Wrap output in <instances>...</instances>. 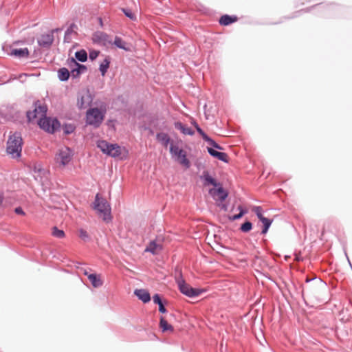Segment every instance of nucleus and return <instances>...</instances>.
<instances>
[{
  "mask_svg": "<svg viewBox=\"0 0 352 352\" xmlns=\"http://www.w3.org/2000/svg\"><path fill=\"white\" fill-rule=\"evenodd\" d=\"M22 138L19 133H14L10 135L7 142V153L12 158L21 156L22 151Z\"/></svg>",
  "mask_w": 352,
  "mask_h": 352,
  "instance_id": "f257e3e1",
  "label": "nucleus"
},
{
  "mask_svg": "<svg viewBox=\"0 0 352 352\" xmlns=\"http://www.w3.org/2000/svg\"><path fill=\"white\" fill-rule=\"evenodd\" d=\"M94 208L103 221L109 222L111 220L110 206L105 199L100 197L99 194H97L96 196Z\"/></svg>",
  "mask_w": 352,
  "mask_h": 352,
  "instance_id": "f03ea898",
  "label": "nucleus"
},
{
  "mask_svg": "<svg viewBox=\"0 0 352 352\" xmlns=\"http://www.w3.org/2000/svg\"><path fill=\"white\" fill-rule=\"evenodd\" d=\"M73 151L68 147H63L57 151L54 160L59 168H65L72 160Z\"/></svg>",
  "mask_w": 352,
  "mask_h": 352,
  "instance_id": "7ed1b4c3",
  "label": "nucleus"
},
{
  "mask_svg": "<svg viewBox=\"0 0 352 352\" xmlns=\"http://www.w3.org/2000/svg\"><path fill=\"white\" fill-rule=\"evenodd\" d=\"M47 111V106L38 101L34 104V110L27 113L28 119L30 122H36L38 123V120H41L46 116Z\"/></svg>",
  "mask_w": 352,
  "mask_h": 352,
  "instance_id": "20e7f679",
  "label": "nucleus"
},
{
  "mask_svg": "<svg viewBox=\"0 0 352 352\" xmlns=\"http://www.w3.org/2000/svg\"><path fill=\"white\" fill-rule=\"evenodd\" d=\"M104 118V113L98 108L89 109L86 115L87 123L95 127H98L100 125Z\"/></svg>",
  "mask_w": 352,
  "mask_h": 352,
  "instance_id": "39448f33",
  "label": "nucleus"
},
{
  "mask_svg": "<svg viewBox=\"0 0 352 352\" xmlns=\"http://www.w3.org/2000/svg\"><path fill=\"white\" fill-rule=\"evenodd\" d=\"M38 124L43 130L53 133L60 128V122L56 118H51L45 116L43 119L38 120Z\"/></svg>",
  "mask_w": 352,
  "mask_h": 352,
  "instance_id": "423d86ee",
  "label": "nucleus"
},
{
  "mask_svg": "<svg viewBox=\"0 0 352 352\" xmlns=\"http://www.w3.org/2000/svg\"><path fill=\"white\" fill-rule=\"evenodd\" d=\"M171 155L182 165L188 167L190 165L189 160L186 158V151L180 148L178 145L171 144L170 147Z\"/></svg>",
  "mask_w": 352,
  "mask_h": 352,
  "instance_id": "0eeeda50",
  "label": "nucleus"
},
{
  "mask_svg": "<svg viewBox=\"0 0 352 352\" xmlns=\"http://www.w3.org/2000/svg\"><path fill=\"white\" fill-rule=\"evenodd\" d=\"M177 284L180 292L188 297L197 296L202 292L201 289L192 288L182 279L177 280Z\"/></svg>",
  "mask_w": 352,
  "mask_h": 352,
  "instance_id": "6e6552de",
  "label": "nucleus"
},
{
  "mask_svg": "<svg viewBox=\"0 0 352 352\" xmlns=\"http://www.w3.org/2000/svg\"><path fill=\"white\" fill-rule=\"evenodd\" d=\"M217 187L218 188H212L210 189L209 194L215 201H223L228 197V192L221 187V185Z\"/></svg>",
  "mask_w": 352,
  "mask_h": 352,
  "instance_id": "1a4fd4ad",
  "label": "nucleus"
},
{
  "mask_svg": "<svg viewBox=\"0 0 352 352\" xmlns=\"http://www.w3.org/2000/svg\"><path fill=\"white\" fill-rule=\"evenodd\" d=\"M68 65L71 68V74L73 77L78 76L82 72L86 70L85 66L78 63L74 58L69 60Z\"/></svg>",
  "mask_w": 352,
  "mask_h": 352,
  "instance_id": "9d476101",
  "label": "nucleus"
},
{
  "mask_svg": "<svg viewBox=\"0 0 352 352\" xmlns=\"http://www.w3.org/2000/svg\"><path fill=\"white\" fill-rule=\"evenodd\" d=\"M92 102L91 94L87 91L82 94L78 99L77 106L80 109H85L88 107Z\"/></svg>",
  "mask_w": 352,
  "mask_h": 352,
  "instance_id": "9b49d317",
  "label": "nucleus"
},
{
  "mask_svg": "<svg viewBox=\"0 0 352 352\" xmlns=\"http://www.w3.org/2000/svg\"><path fill=\"white\" fill-rule=\"evenodd\" d=\"M111 151L109 152V156L112 157H122V155L126 156L127 151L124 148L120 147L118 144H114L113 146H111Z\"/></svg>",
  "mask_w": 352,
  "mask_h": 352,
  "instance_id": "f8f14e48",
  "label": "nucleus"
},
{
  "mask_svg": "<svg viewBox=\"0 0 352 352\" xmlns=\"http://www.w3.org/2000/svg\"><path fill=\"white\" fill-rule=\"evenodd\" d=\"M94 41L98 42L99 43L102 44L103 45L112 44V40L111 39L109 36L103 32L96 33L94 35Z\"/></svg>",
  "mask_w": 352,
  "mask_h": 352,
  "instance_id": "ddd939ff",
  "label": "nucleus"
},
{
  "mask_svg": "<svg viewBox=\"0 0 352 352\" xmlns=\"http://www.w3.org/2000/svg\"><path fill=\"white\" fill-rule=\"evenodd\" d=\"M116 45L118 48L124 50V51H131L130 45L124 41L121 37L116 36L114 41H112V44Z\"/></svg>",
  "mask_w": 352,
  "mask_h": 352,
  "instance_id": "4468645a",
  "label": "nucleus"
},
{
  "mask_svg": "<svg viewBox=\"0 0 352 352\" xmlns=\"http://www.w3.org/2000/svg\"><path fill=\"white\" fill-rule=\"evenodd\" d=\"M85 274L87 276L94 287H99L102 285L103 281L101 279L100 275H97L96 274H88L86 272H85Z\"/></svg>",
  "mask_w": 352,
  "mask_h": 352,
  "instance_id": "2eb2a0df",
  "label": "nucleus"
},
{
  "mask_svg": "<svg viewBox=\"0 0 352 352\" xmlns=\"http://www.w3.org/2000/svg\"><path fill=\"white\" fill-rule=\"evenodd\" d=\"M162 250L161 243H157L155 241H151L145 249V252H148L153 254H157Z\"/></svg>",
  "mask_w": 352,
  "mask_h": 352,
  "instance_id": "dca6fc26",
  "label": "nucleus"
},
{
  "mask_svg": "<svg viewBox=\"0 0 352 352\" xmlns=\"http://www.w3.org/2000/svg\"><path fill=\"white\" fill-rule=\"evenodd\" d=\"M54 41V36L52 34H43L38 40L39 45L43 47H49Z\"/></svg>",
  "mask_w": 352,
  "mask_h": 352,
  "instance_id": "f3484780",
  "label": "nucleus"
},
{
  "mask_svg": "<svg viewBox=\"0 0 352 352\" xmlns=\"http://www.w3.org/2000/svg\"><path fill=\"white\" fill-rule=\"evenodd\" d=\"M134 294L135 296H138V298L140 300H141L144 303L148 302L151 300L150 294L148 293V291L145 289H135Z\"/></svg>",
  "mask_w": 352,
  "mask_h": 352,
  "instance_id": "a211bd4d",
  "label": "nucleus"
},
{
  "mask_svg": "<svg viewBox=\"0 0 352 352\" xmlns=\"http://www.w3.org/2000/svg\"><path fill=\"white\" fill-rule=\"evenodd\" d=\"M208 151L212 157L224 162H228V156L226 153L217 151L212 148H208Z\"/></svg>",
  "mask_w": 352,
  "mask_h": 352,
  "instance_id": "6ab92c4d",
  "label": "nucleus"
},
{
  "mask_svg": "<svg viewBox=\"0 0 352 352\" xmlns=\"http://www.w3.org/2000/svg\"><path fill=\"white\" fill-rule=\"evenodd\" d=\"M237 21H238V17L236 16H230L228 14H225V15H223L219 19V22L220 25L226 26L231 23L236 22Z\"/></svg>",
  "mask_w": 352,
  "mask_h": 352,
  "instance_id": "aec40b11",
  "label": "nucleus"
},
{
  "mask_svg": "<svg viewBox=\"0 0 352 352\" xmlns=\"http://www.w3.org/2000/svg\"><path fill=\"white\" fill-rule=\"evenodd\" d=\"M114 144H109L105 140H99L97 142V146L104 153L109 156V152L111 151V146H113Z\"/></svg>",
  "mask_w": 352,
  "mask_h": 352,
  "instance_id": "412c9836",
  "label": "nucleus"
},
{
  "mask_svg": "<svg viewBox=\"0 0 352 352\" xmlns=\"http://www.w3.org/2000/svg\"><path fill=\"white\" fill-rule=\"evenodd\" d=\"M175 127L181 131L182 133L184 135H192L194 134V131L190 127L184 125L182 122H177L175 124Z\"/></svg>",
  "mask_w": 352,
  "mask_h": 352,
  "instance_id": "4be33fe9",
  "label": "nucleus"
},
{
  "mask_svg": "<svg viewBox=\"0 0 352 352\" xmlns=\"http://www.w3.org/2000/svg\"><path fill=\"white\" fill-rule=\"evenodd\" d=\"M10 54L19 58L28 57L29 55V51L28 48L13 49L12 50Z\"/></svg>",
  "mask_w": 352,
  "mask_h": 352,
  "instance_id": "5701e85b",
  "label": "nucleus"
},
{
  "mask_svg": "<svg viewBox=\"0 0 352 352\" xmlns=\"http://www.w3.org/2000/svg\"><path fill=\"white\" fill-rule=\"evenodd\" d=\"M157 140L165 147L168 146L170 141L168 135L165 133H157Z\"/></svg>",
  "mask_w": 352,
  "mask_h": 352,
  "instance_id": "b1692460",
  "label": "nucleus"
},
{
  "mask_svg": "<svg viewBox=\"0 0 352 352\" xmlns=\"http://www.w3.org/2000/svg\"><path fill=\"white\" fill-rule=\"evenodd\" d=\"M160 327L162 329L163 332L170 331L173 332V327L168 323V322L163 318L161 317L160 322Z\"/></svg>",
  "mask_w": 352,
  "mask_h": 352,
  "instance_id": "393cba45",
  "label": "nucleus"
},
{
  "mask_svg": "<svg viewBox=\"0 0 352 352\" xmlns=\"http://www.w3.org/2000/svg\"><path fill=\"white\" fill-rule=\"evenodd\" d=\"M70 73L69 70L65 67L61 68L58 72V76L60 80H67L69 77Z\"/></svg>",
  "mask_w": 352,
  "mask_h": 352,
  "instance_id": "a878e982",
  "label": "nucleus"
},
{
  "mask_svg": "<svg viewBox=\"0 0 352 352\" xmlns=\"http://www.w3.org/2000/svg\"><path fill=\"white\" fill-rule=\"evenodd\" d=\"M204 178L205 180V184H212L215 187L220 186V184H217L216 180L212 178L208 173H204Z\"/></svg>",
  "mask_w": 352,
  "mask_h": 352,
  "instance_id": "bb28decb",
  "label": "nucleus"
},
{
  "mask_svg": "<svg viewBox=\"0 0 352 352\" xmlns=\"http://www.w3.org/2000/svg\"><path fill=\"white\" fill-rule=\"evenodd\" d=\"M52 234L56 238L63 239L65 234L63 230H59L57 227L54 226L52 229Z\"/></svg>",
  "mask_w": 352,
  "mask_h": 352,
  "instance_id": "cd10ccee",
  "label": "nucleus"
},
{
  "mask_svg": "<svg viewBox=\"0 0 352 352\" xmlns=\"http://www.w3.org/2000/svg\"><path fill=\"white\" fill-rule=\"evenodd\" d=\"M110 61L108 58H105L100 65V71L102 76H104L107 69L109 67Z\"/></svg>",
  "mask_w": 352,
  "mask_h": 352,
  "instance_id": "c85d7f7f",
  "label": "nucleus"
},
{
  "mask_svg": "<svg viewBox=\"0 0 352 352\" xmlns=\"http://www.w3.org/2000/svg\"><path fill=\"white\" fill-rule=\"evenodd\" d=\"M76 58L81 62H85L87 59V54L85 50H80L78 52H76L75 54Z\"/></svg>",
  "mask_w": 352,
  "mask_h": 352,
  "instance_id": "c756f323",
  "label": "nucleus"
},
{
  "mask_svg": "<svg viewBox=\"0 0 352 352\" xmlns=\"http://www.w3.org/2000/svg\"><path fill=\"white\" fill-rule=\"evenodd\" d=\"M263 219L261 220V221L263 223V229L262 230V234H266L270 226H271L272 224V220H270L268 219L267 218H262Z\"/></svg>",
  "mask_w": 352,
  "mask_h": 352,
  "instance_id": "7c9ffc66",
  "label": "nucleus"
},
{
  "mask_svg": "<svg viewBox=\"0 0 352 352\" xmlns=\"http://www.w3.org/2000/svg\"><path fill=\"white\" fill-rule=\"evenodd\" d=\"M252 228V224L250 221H246L241 226V230L243 232H249Z\"/></svg>",
  "mask_w": 352,
  "mask_h": 352,
  "instance_id": "2f4dec72",
  "label": "nucleus"
},
{
  "mask_svg": "<svg viewBox=\"0 0 352 352\" xmlns=\"http://www.w3.org/2000/svg\"><path fill=\"white\" fill-rule=\"evenodd\" d=\"M193 124L195 126L197 132L201 135L203 139L206 140L208 138V136L203 131V130L199 126V125L196 122L193 123Z\"/></svg>",
  "mask_w": 352,
  "mask_h": 352,
  "instance_id": "473e14b6",
  "label": "nucleus"
},
{
  "mask_svg": "<svg viewBox=\"0 0 352 352\" xmlns=\"http://www.w3.org/2000/svg\"><path fill=\"white\" fill-rule=\"evenodd\" d=\"M205 141L208 142L210 144V145H211L212 147H214L215 148H217L219 150L223 149V148L221 146H219L218 144H217L213 140H212L209 137Z\"/></svg>",
  "mask_w": 352,
  "mask_h": 352,
  "instance_id": "72a5a7b5",
  "label": "nucleus"
},
{
  "mask_svg": "<svg viewBox=\"0 0 352 352\" xmlns=\"http://www.w3.org/2000/svg\"><path fill=\"white\" fill-rule=\"evenodd\" d=\"M252 210L254 212H255V214H256V216L258 217V218L259 219L260 221L263 219L262 218H265L263 216L261 207H258V206L254 207L252 209Z\"/></svg>",
  "mask_w": 352,
  "mask_h": 352,
  "instance_id": "f704fd0d",
  "label": "nucleus"
},
{
  "mask_svg": "<svg viewBox=\"0 0 352 352\" xmlns=\"http://www.w3.org/2000/svg\"><path fill=\"white\" fill-rule=\"evenodd\" d=\"M79 236L84 241H86L89 239L88 233L83 229H80L79 230Z\"/></svg>",
  "mask_w": 352,
  "mask_h": 352,
  "instance_id": "c9c22d12",
  "label": "nucleus"
},
{
  "mask_svg": "<svg viewBox=\"0 0 352 352\" xmlns=\"http://www.w3.org/2000/svg\"><path fill=\"white\" fill-rule=\"evenodd\" d=\"M122 11L124 12V14L127 17H129V19H131L132 20H135V14L131 10H126V9H122Z\"/></svg>",
  "mask_w": 352,
  "mask_h": 352,
  "instance_id": "e433bc0d",
  "label": "nucleus"
},
{
  "mask_svg": "<svg viewBox=\"0 0 352 352\" xmlns=\"http://www.w3.org/2000/svg\"><path fill=\"white\" fill-rule=\"evenodd\" d=\"M98 54H99L98 51L92 50L89 52V58L91 60H94L98 57Z\"/></svg>",
  "mask_w": 352,
  "mask_h": 352,
  "instance_id": "4c0bfd02",
  "label": "nucleus"
},
{
  "mask_svg": "<svg viewBox=\"0 0 352 352\" xmlns=\"http://www.w3.org/2000/svg\"><path fill=\"white\" fill-rule=\"evenodd\" d=\"M153 302L158 305H160V303H162V300L158 294H155L153 297Z\"/></svg>",
  "mask_w": 352,
  "mask_h": 352,
  "instance_id": "58836bf2",
  "label": "nucleus"
},
{
  "mask_svg": "<svg viewBox=\"0 0 352 352\" xmlns=\"http://www.w3.org/2000/svg\"><path fill=\"white\" fill-rule=\"evenodd\" d=\"M239 208L241 210V212L239 214L234 215L232 217V220H236V219H240V218H241L243 217V215L244 214V212L241 209V206L239 207Z\"/></svg>",
  "mask_w": 352,
  "mask_h": 352,
  "instance_id": "ea45409f",
  "label": "nucleus"
},
{
  "mask_svg": "<svg viewBox=\"0 0 352 352\" xmlns=\"http://www.w3.org/2000/svg\"><path fill=\"white\" fill-rule=\"evenodd\" d=\"M14 212L18 214H25V212H23V209L21 207L16 208Z\"/></svg>",
  "mask_w": 352,
  "mask_h": 352,
  "instance_id": "a19ab883",
  "label": "nucleus"
},
{
  "mask_svg": "<svg viewBox=\"0 0 352 352\" xmlns=\"http://www.w3.org/2000/svg\"><path fill=\"white\" fill-rule=\"evenodd\" d=\"M159 311L162 313H165L166 311V309H165L163 303H160L159 305Z\"/></svg>",
  "mask_w": 352,
  "mask_h": 352,
  "instance_id": "79ce46f5",
  "label": "nucleus"
},
{
  "mask_svg": "<svg viewBox=\"0 0 352 352\" xmlns=\"http://www.w3.org/2000/svg\"><path fill=\"white\" fill-rule=\"evenodd\" d=\"M74 131V127L72 126H69L66 130H65V133H70L72 132H73Z\"/></svg>",
  "mask_w": 352,
  "mask_h": 352,
  "instance_id": "37998d69",
  "label": "nucleus"
},
{
  "mask_svg": "<svg viewBox=\"0 0 352 352\" xmlns=\"http://www.w3.org/2000/svg\"><path fill=\"white\" fill-rule=\"evenodd\" d=\"M222 208L224 209L225 210L227 209V207L226 205H222Z\"/></svg>",
  "mask_w": 352,
  "mask_h": 352,
  "instance_id": "c03bdc74",
  "label": "nucleus"
},
{
  "mask_svg": "<svg viewBox=\"0 0 352 352\" xmlns=\"http://www.w3.org/2000/svg\"><path fill=\"white\" fill-rule=\"evenodd\" d=\"M3 201V197L0 195V203H1Z\"/></svg>",
  "mask_w": 352,
  "mask_h": 352,
  "instance_id": "a18cd8bd",
  "label": "nucleus"
}]
</instances>
